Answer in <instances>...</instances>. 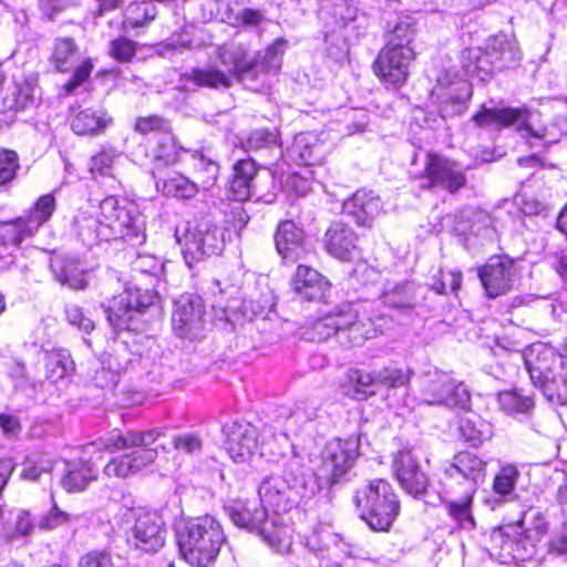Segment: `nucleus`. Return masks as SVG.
Here are the masks:
<instances>
[{
	"mask_svg": "<svg viewBox=\"0 0 567 567\" xmlns=\"http://www.w3.org/2000/svg\"><path fill=\"white\" fill-rule=\"evenodd\" d=\"M190 166L199 188L210 189L217 182L219 175V164L209 152L196 150L190 152Z\"/></svg>",
	"mask_w": 567,
	"mask_h": 567,
	"instance_id": "obj_32",
	"label": "nucleus"
},
{
	"mask_svg": "<svg viewBox=\"0 0 567 567\" xmlns=\"http://www.w3.org/2000/svg\"><path fill=\"white\" fill-rule=\"evenodd\" d=\"M225 447L236 463L248 462L259 450L257 429L249 423L234 422L224 426Z\"/></svg>",
	"mask_w": 567,
	"mask_h": 567,
	"instance_id": "obj_19",
	"label": "nucleus"
},
{
	"mask_svg": "<svg viewBox=\"0 0 567 567\" xmlns=\"http://www.w3.org/2000/svg\"><path fill=\"white\" fill-rule=\"evenodd\" d=\"M111 121L103 109L86 107L74 113L71 128L78 135L95 134L105 128Z\"/></svg>",
	"mask_w": 567,
	"mask_h": 567,
	"instance_id": "obj_33",
	"label": "nucleus"
},
{
	"mask_svg": "<svg viewBox=\"0 0 567 567\" xmlns=\"http://www.w3.org/2000/svg\"><path fill=\"white\" fill-rule=\"evenodd\" d=\"M286 42L281 39L269 45L265 52L249 56L241 43H226L217 48L216 54L221 64H230L231 72L239 79H256L259 73L277 72L281 66Z\"/></svg>",
	"mask_w": 567,
	"mask_h": 567,
	"instance_id": "obj_7",
	"label": "nucleus"
},
{
	"mask_svg": "<svg viewBox=\"0 0 567 567\" xmlns=\"http://www.w3.org/2000/svg\"><path fill=\"white\" fill-rule=\"evenodd\" d=\"M414 37V28L409 18L400 19L386 34L384 48L401 49L411 48Z\"/></svg>",
	"mask_w": 567,
	"mask_h": 567,
	"instance_id": "obj_47",
	"label": "nucleus"
},
{
	"mask_svg": "<svg viewBox=\"0 0 567 567\" xmlns=\"http://www.w3.org/2000/svg\"><path fill=\"white\" fill-rule=\"evenodd\" d=\"M78 567H115V564L110 553L92 550L80 558Z\"/></svg>",
	"mask_w": 567,
	"mask_h": 567,
	"instance_id": "obj_61",
	"label": "nucleus"
},
{
	"mask_svg": "<svg viewBox=\"0 0 567 567\" xmlns=\"http://www.w3.org/2000/svg\"><path fill=\"white\" fill-rule=\"evenodd\" d=\"M276 143V136L267 130H256L251 132L243 142L246 151H258Z\"/></svg>",
	"mask_w": 567,
	"mask_h": 567,
	"instance_id": "obj_60",
	"label": "nucleus"
},
{
	"mask_svg": "<svg viewBox=\"0 0 567 567\" xmlns=\"http://www.w3.org/2000/svg\"><path fill=\"white\" fill-rule=\"evenodd\" d=\"M225 512L234 525L257 534L268 518L267 509L261 503L258 504L255 501L248 503L230 502L225 506Z\"/></svg>",
	"mask_w": 567,
	"mask_h": 567,
	"instance_id": "obj_22",
	"label": "nucleus"
},
{
	"mask_svg": "<svg viewBox=\"0 0 567 567\" xmlns=\"http://www.w3.org/2000/svg\"><path fill=\"white\" fill-rule=\"evenodd\" d=\"M174 332L181 338L196 339L205 328L204 306L197 296L183 295L175 301L172 315Z\"/></svg>",
	"mask_w": 567,
	"mask_h": 567,
	"instance_id": "obj_16",
	"label": "nucleus"
},
{
	"mask_svg": "<svg viewBox=\"0 0 567 567\" xmlns=\"http://www.w3.org/2000/svg\"><path fill=\"white\" fill-rule=\"evenodd\" d=\"M134 525L132 536L135 546L147 553L159 550L165 544L166 528L163 516L157 511L143 507L132 511Z\"/></svg>",
	"mask_w": 567,
	"mask_h": 567,
	"instance_id": "obj_14",
	"label": "nucleus"
},
{
	"mask_svg": "<svg viewBox=\"0 0 567 567\" xmlns=\"http://www.w3.org/2000/svg\"><path fill=\"white\" fill-rule=\"evenodd\" d=\"M116 159V155L112 151H101L94 155L90 163L89 169L92 174L109 175Z\"/></svg>",
	"mask_w": 567,
	"mask_h": 567,
	"instance_id": "obj_59",
	"label": "nucleus"
},
{
	"mask_svg": "<svg viewBox=\"0 0 567 567\" xmlns=\"http://www.w3.org/2000/svg\"><path fill=\"white\" fill-rule=\"evenodd\" d=\"M499 409L509 414H529L534 409V399L523 390H505L497 394Z\"/></svg>",
	"mask_w": 567,
	"mask_h": 567,
	"instance_id": "obj_40",
	"label": "nucleus"
},
{
	"mask_svg": "<svg viewBox=\"0 0 567 567\" xmlns=\"http://www.w3.org/2000/svg\"><path fill=\"white\" fill-rule=\"evenodd\" d=\"M318 493V484L311 476L293 475L290 478L280 476L266 477L258 487L259 501L266 508L275 513L288 512L301 502L311 499Z\"/></svg>",
	"mask_w": 567,
	"mask_h": 567,
	"instance_id": "obj_8",
	"label": "nucleus"
},
{
	"mask_svg": "<svg viewBox=\"0 0 567 567\" xmlns=\"http://www.w3.org/2000/svg\"><path fill=\"white\" fill-rule=\"evenodd\" d=\"M285 188L296 196H306L311 190L310 182L299 174H290L285 181Z\"/></svg>",
	"mask_w": 567,
	"mask_h": 567,
	"instance_id": "obj_63",
	"label": "nucleus"
},
{
	"mask_svg": "<svg viewBox=\"0 0 567 567\" xmlns=\"http://www.w3.org/2000/svg\"><path fill=\"white\" fill-rule=\"evenodd\" d=\"M181 151L183 148L177 146L171 131L161 135L152 151L155 168L175 165L179 161Z\"/></svg>",
	"mask_w": 567,
	"mask_h": 567,
	"instance_id": "obj_42",
	"label": "nucleus"
},
{
	"mask_svg": "<svg viewBox=\"0 0 567 567\" xmlns=\"http://www.w3.org/2000/svg\"><path fill=\"white\" fill-rule=\"evenodd\" d=\"M518 470L513 464H507L501 468L494 478L493 488L499 495H508L514 491L518 478Z\"/></svg>",
	"mask_w": 567,
	"mask_h": 567,
	"instance_id": "obj_52",
	"label": "nucleus"
},
{
	"mask_svg": "<svg viewBox=\"0 0 567 567\" xmlns=\"http://www.w3.org/2000/svg\"><path fill=\"white\" fill-rule=\"evenodd\" d=\"M516 274L515 264L508 257H491L478 269V277L491 298L509 291L515 285Z\"/></svg>",
	"mask_w": 567,
	"mask_h": 567,
	"instance_id": "obj_18",
	"label": "nucleus"
},
{
	"mask_svg": "<svg viewBox=\"0 0 567 567\" xmlns=\"http://www.w3.org/2000/svg\"><path fill=\"white\" fill-rule=\"evenodd\" d=\"M461 437L472 446H480L493 435L492 425L478 416H467L460 422Z\"/></svg>",
	"mask_w": 567,
	"mask_h": 567,
	"instance_id": "obj_41",
	"label": "nucleus"
},
{
	"mask_svg": "<svg viewBox=\"0 0 567 567\" xmlns=\"http://www.w3.org/2000/svg\"><path fill=\"white\" fill-rule=\"evenodd\" d=\"M462 284V272L456 270L441 269L437 275L433 277L432 289L441 295L449 291H456Z\"/></svg>",
	"mask_w": 567,
	"mask_h": 567,
	"instance_id": "obj_51",
	"label": "nucleus"
},
{
	"mask_svg": "<svg viewBox=\"0 0 567 567\" xmlns=\"http://www.w3.org/2000/svg\"><path fill=\"white\" fill-rule=\"evenodd\" d=\"M153 176L156 189L165 196L187 200L194 198L200 189L196 182L182 174H174L164 179L157 178L154 173Z\"/></svg>",
	"mask_w": 567,
	"mask_h": 567,
	"instance_id": "obj_34",
	"label": "nucleus"
},
{
	"mask_svg": "<svg viewBox=\"0 0 567 567\" xmlns=\"http://www.w3.org/2000/svg\"><path fill=\"white\" fill-rule=\"evenodd\" d=\"M533 384L553 404L567 405V365L546 344H534L523 357Z\"/></svg>",
	"mask_w": 567,
	"mask_h": 567,
	"instance_id": "obj_3",
	"label": "nucleus"
},
{
	"mask_svg": "<svg viewBox=\"0 0 567 567\" xmlns=\"http://www.w3.org/2000/svg\"><path fill=\"white\" fill-rule=\"evenodd\" d=\"M412 375L409 368H400L396 365H386L375 370L378 389L383 386L386 389H395L405 385Z\"/></svg>",
	"mask_w": 567,
	"mask_h": 567,
	"instance_id": "obj_46",
	"label": "nucleus"
},
{
	"mask_svg": "<svg viewBox=\"0 0 567 567\" xmlns=\"http://www.w3.org/2000/svg\"><path fill=\"white\" fill-rule=\"evenodd\" d=\"M353 503L360 518L375 532H388L400 512L396 494L391 484L382 478L358 488Z\"/></svg>",
	"mask_w": 567,
	"mask_h": 567,
	"instance_id": "obj_5",
	"label": "nucleus"
},
{
	"mask_svg": "<svg viewBox=\"0 0 567 567\" xmlns=\"http://www.w3.org/2000/svg\"><path fill=\"white\" fill-rule=\"evenodd\" d=\"M281 441L282 442L276 437H271L262 442L259 445L258 453L269 462H279L286 455V451L289 447L286 437Z\"/></svg>",
	"mask_w": 567,
	"mask_h": 567,
	"instance_id": "obj_57",
	"label": "nucleus"
},
{
	"mask_svg": "<svg viewBox=\"0 0 567 567\" xmlns=\"http://www.w3.org/2000/svg\"><path fill=\"white\" fill-rule=\"evenodd\" d=\"M225 540L220 524L212 516L192 519L177 532L182 557L197 567H206L215 561Z\"/></svg>",
	"mask_w": 567,
	"mask_h": 567,
	"instance_id": "obj_4",
	"label": "nucleus"
},
{
	"mask_svg": "<svg viewBox=\"0 0 567 567\" xmlns=\"http://www.w3.org/2000/svg\"><path fill=\"white\" fill-rule=\"evenodd\" d=\"M305 234L292 220L280 221L275 234L278 254L288 260H297L303 251Z\"/></svg>",
	"mask_w": 567,
	"mask_h": 567,
	"instance_id": "obj_26",
	"label": "nucleus"
},
{
	"mask_svg": "<svg viewBox=\"0 0 567 567\" xmlns=\"http://www.w3.org/2000/svg\"><path fill=\"white\" fill-rule=\"evenodd\" d=\"M96 478V471L90 462L68 463L62 486L68 492H82Z\"/></svg>",
	"mask_w": 567,
	"mask_h": 567,
	"instance_id": "obj_39",
	"label": "nucleus"
},
{
	"mask_svg": "<svg viewBox=\"0 0 567 567\" xmlns=\"http://www.w3.org/2000/svg\"><path fill=\"white\" fill-rule=\"evenodd\" d=\"M419 287L412 281L388 284L382 293V302L396 310H412L416 306Z\"/></svg>",
	"mask_w": 567,
	"mask_h": 567,
	"instance_id": "obj_30",
	"label": "nucleus"
},
{
	"mask_svg": "<svg viewBox=\"0 0 567 567\" xmlns=\"http://www.w3.org/2000/svg\"><path fill=\"white\" fill-rule=\"evenodd\" d=\"M358 236L342 221H333L324 234L327 251L341 260H348L357 249Z\"/></svg>",
	"mask_w": 567,
	"mask_h": 567,
	"instance_id": "obj_23",
	"label": "nucleus"
},
{
	"mask_svg": "<svg viewBox=\"0 0 567 567\" xmlns=\"http://www.w3.org/2000/svg\"><path fill=\"white\" fill-rule=\"evenodd\" d=\"M176 241L182 246V252L188 267L203 260L205 257L218 255L224 249V239L216 227L199 225L190 227L188 224L177 226Z\"/></svg>",
	"mask_w": 567,
	"mask_h": 567,
	"instance_id": "obj_11",
	"label": "nucleus"
},
{
	"mask_svg": "<svg viewBox=\"0 0 567 567\" xmlns=\"http://www.w3.org/2000/svg\"><path fill=\"white\" fill-rule=\"evenodd\" d=\"M79 518V515L66 513L59 508L55 503H53L48 513L44 514L38 523V527L42 530H53L58 527L73 523Z\"/></svg>",
	"mask_w": 567,
	"mask_h": 567,
	"instance_id": "obj_50",
	"label": "nucleus"
},
{
	"mask_svg": "<svg viewBox=\"0 0 567 567\" xmlns=\"http://www.w3.org/2000/svg\"><path fill=\"white\" fill-rule=\"evenodd\" d=\"M359 444L354 436L332 439L326 443L320 453V464L311 476L318 484V492L339 483L348 474L359 456Z\"/></svg>",
	"mask_w": 567,
	"mask_h": 567,
	"instance_id": "obj_10",
	"label": "nucleus"
},
{
	"mask_svg": "<svg viewBox=\"0 0 567 567\" xmlns=\"http://www.w3.org/2000/svg\"><path fill=\"white\" fill-rule=\"evenodd\" d=\"M494 54L481 49H468L463 52V66L471 76L484 81L495 69L503 68V64L495 65Z\"/></svg>",
	"mask_w": 567,
	"mask_h": 567,
	"instance_id": "obj_35",
	"label": "nucleus"
},
{
	"mask_svg": "<svg viewBox=\"0 0 567 567\" xmlns=\"http://www.w3.org/2000/svg\"><path fill=\"white\" fill-rule=\"evenodd\" d=\"M134 131L146 135L150 133H159L161 135L169 132L168 122L159 115L141 116L136 120Z\"/></svg>",
	"mask_w": 567,
	"mask_h": 567,
	"instance_id": "obj_54",
	"label": "nucleus"
},
{
	"mask_svg": "<svg viewBox=\"0 0 567 567\" xmlns=\"http://www.w3.org/2000/svg\"><path fill=\"white\" fill-rule=\"evenodd\" d=\"M76 53L78 48L73 39H58L52 55L55 68L61 72L68 71L71 68Z\"/></svg>",
	"mask_w": 567,
	"mask_h": 567,
	"instance_id": "obj_49",
	"label": "nucleus"
},
{
	"mask_svg": "<svg viewBox=\"0 0 567 567\" xmlns=\"http://www.w3.org/2000/svg\"><path fill=\"white\" fill-rule=\"evenodd\" d=\"M348 378L353 388L352 396L357 400H365L378 391L375 371L352 370Z\"/></svg>",
	"mask_w": 567,
	"mask_h": 567,
	"instance_id": "obj_45",
	"label": "nucleus"
},
{
	"mask_svg": "<svg viewBox=\"0 0 567 567\" xmlns=\"http://www.w3.org/2000/svg\"><path fill=\"white\" fill-rule=\"evenodd\" d=\"M163 435L164 431L158 427L111 433L104 442L106 451L111 453L121 450L133 451L112 458L104 466V474L109 477L125 478L150 466L157 457V450L152 445Z\"/></svg>",
	"mask_w": 567,
	"mask_h": 567,
	"instance_id": "obj_2",
	"label": "nucleus"
},
{
	"mask_svg": "<svg viewBox=\"0 0 567 567\" xmlns=\"http://www.w3.org/2000/svg\"><path fill=\"white\" fill-rule=\"evenodd\" d=\"M381 200L371 190H358L343 203V212L352 216L359 225L368 226L379 215Z\"/></svg>",
	"mask_w": 567,
	"mask_h": 567,
	"instance_id": "obj_28",
	"label": "nucleus"
},
{
	"mask_svg": "<svg viewBox=\"0 0 567 567\" xmlns=\"http://www.w3.org/2000/svg\"><path fill=\"white\" fill-rule=\"evenodd\" d=\"M55 210V197L47 194L38 198V225L47 221Z\"/></svg>",
	"mask_w": 567,
	"mask_h": 567,
	"instance_id": "obj_64",
	"label": "nucleus"
},
{
	"mask_svg": "<svg viewBox=\"0 0 567 567\" xmlns=\"http://www.w3.org/2000/svg\"><path fill=\"white\" fill-rule=\"evenodd\" d=\"M258 167L254 159L237 161L233 166V175L229 181V193L237 202H245L257 194L255 178Z\"/></svg>",
	"mask_w": 567,
	"mask_h": 567,
	"instance_id": "obj_25",
	"label": "nucleus"
},
{
	"mask_svg": "<svg viewBox=\"0 0 567 567\" xmlns=\"http://www.w3.org/2000/svg\"><path fill=\"white\" fill-rule=\"evenodd\" d=\"M65 316L70 324L84 333H90L95 327L93 320L86 317L82 308L75 303L65 306Z\"/></svg>",
	"mask_w": 567,
	"mask_h": 567,
	"instance_id": "obj_58",
	"label": "nucleus"
},
{
	"mask_svg": "<svg viewBox=\"0 0 567 567\" xmlns=\"http://www.w3.org/2000/svg\"><path fill=\"white\" fill-rule=\"evenodd\" d=\"M487 462L478 455L463 451L455 454L452 461L444 467V476L447 487L453 484L464 486V491L475 493L486 477Z\"/></svg>",
	"mask_w": 567,
	"mask_h": 567,
	"instance_id": "obj_13",
	"label": "nucleus"
},
{
	"mask_svg": "<svg viewBox=\"0 0 567 567\" xmlns=\"http://www.w3.org/2000/svg\"><path fill=\"white\" fill-rule=\"evenodd\" d=\"M93 64L90 59H85L74 71L72 78L64 84L65 94H71L78 86L83 84L91 75Z\"/></svg>",
	"mask_w": 567,
	"mask_h": 567,
	"instance_id": "obj_62",
	"label": "nucleus"
},
{
	"mask_svg": "<svg viewBox=\"0 0 567 567\" xmlns=\"http://www.w3.org/2000/svg\"><path fill=\"white\" fill-rule=\"evenodd\" d=\"M290 527L279 522L278 517L267 518L258 535L276 551L288 553L291 547Z\"/></svg>",
	"mask_w": 567,
	"mask_h": 567,
	"instance_id": "obj_38",
	"label": "nucleus"
},
{
	"mask_svg": "<svg viewBox=\"0 0 567 567\" xmlns=\"http://www.w3.org/2000/svg\"><path fill=\"white\" fill-rule=\"evenodd\" d=\"M425 177L427 183L423 188L439 187L450 194L457 193L467 183L465 172L456 162L435 154L427 155Z\"/></svg>",
	"mask_w": 567,
	"mask_h": 567,
	"instance_id": "obj_15",
	"label": "nucleus"
},
{
	"mask_svg": "<svg viewBox=\"0 0 567 567\" xmlns=\"http://www.w3.org/2000/svg\"><path fill=\"white\" fill-rule=\"evenodd\" d=\"M34 85L32 81L25 80L22 83H16L12 91L4 97L7 107L22 111L33 103Z\"/></svg>",
	"mask_w": 567,
	"mask_h": 567,
	"instance_id": "obj_48",
	"label": "nucleus"
},
{
	"mask_svg": "<svg viewBox=\"0 0 567 567\" xmlns=\"http://www.w3.org/2000/svg\"><path fill=\"white\" fill-rule=\"evenodd\" d=\"M475 493L470 491L462 492L460 499H451L445 502L447 514L453 518L462 528L472 529L475 526V520L472 514V503Z\"/></svg>",
	"mask_w": 567,
	"mask_h": 567,
	"instance_id": "obj_43",
	"label": "nucleus"
},
{
	"mask_svg": "<svg viewBox=\"0 0 567 567\" xmlns=\"http://www.w3.org/2000/svg\"><path fill=\"white\" fill-rule=\"evenodd\" d=\"M136 54V42L120 37L110 43V55L118 62L127 63L133 60Z\"/></svg>",
	"mask_w": 567,
	"mask_h": 567,
	"instance_id": "obj_53",
	"label": "nucleus"
},
{
	"mask_svg": "<svg viewBox=\"0 0 567 567\" xmlns=\"http://www.w3.org/2000/svg\"><path fill=\"white\" fill-rule=\"evenodd\" d=\"M18 167L17 153L0 148V186L10 183L14 178Z\"/></svg>",
	"mask_w": 567,
	"mask_h": 567,
	"instance_id": "obj_55",
	"label": "nucleus"
},
{
	"mask_svg": "<svg viewBox=\"0 0 567 567\" xmlns=\"http://www.w3.org/2000/svg\"><path fill=\"white\" fill-rule=\"evenodd\" d=\"M478 127H508L516 126L518 130L528 127L529 113L526 109L517 107H486L482 105L481 110L472 117Z\"/></svg>",
	"mask_w": 567,
	"mask_h": 567,
	"instance_id": "obj_21",
	"label": "nucleus"
},
{
	"mask_svg": "<svg viewBox=\"0 0 567 567\" xmlns=\"http://www.w3.org/2000/svg\"><path fill=\"white\" fill-rule=\"evenodd\" d=\"M393 472L401 487L410 495H423L429 485L426 474L421 470L417 456L412 450L399 451L392 463Z\"/></svg>",
	"mask_w": 567,
	"mask_h": 567,
	"instance_id": "obj_20",
	"label": "nucleus"
},
{
	"mask_svg": "<svg viewBox=\"0 0 567 567\" xmlns=\"http://www.w3.org/2000/svg\"><path fill=\"white\" fill-rule=\"evenodd\" d=\"M34 220L31 216L0 221V245L19 246L32 237Z\"/></svg>",
	"mask_w": 567,
	"mask_h": 567,
	"instance_id": "obj_37",
	"label": "nucleus"
},
{
	"mask_svg": "<svg viewBox=\"0 0 567 567\" xmlns=\"http://www.w3.org/2000/svg\"><path fill=\"white\" fill-rule=\"evenodd\" d=\"M49 267L55 279L62 285H66L74 290H82L87 286L86 269L76 258H63L54 254L49 257Z\"/></svg>",
	"mask_w": 567,
	"mask_h": 567,
	"instance_id": "obj_27",
	"label": "nucleus"
},
{
	"mask_svg": "<svg viewBox=\"0 0 567 567\" xmlns=\"http://www.w3.org/2000/svg\"><path fill=\"white\" fill-rule=\"evenodd\" d=\"M413 60L412 48H383L373 63V71L385 83L401 85L408 79L409 68Z\"/></svg>",
	"mask_w": 567,
	"mask_h": 567,
	"instance_id": "obj_17",
	"label": "nucleus"
},
{
	"mask_svg": "<svg viewBox=\"0 0 567 567\" xmlns=\"http://www.w3.org/2000/svg\"><path fill=\"white\" fill-rule=\"evenodd\" d=\"M227 68V72L219 70L216 66H205L193 69L187 78L193 81L196 85L209 89H229L234 80L244 81L231 72L230 64H223Z\"/></svg>",
	"mask_w": 567,
	"mask_h": 567,
	"instance_id": "obj_31",
	"label": "nucleus"
},
{
	"mask_svg": "<svg viewBox=\"0 0 567 567\" xmlns=\"http://www.w3.org/2000/svg\"><path fill=\"white\" fill-rule=\"evenodd\" d=\"M290 156L300 165H317L324 158V144L312 133L298 134L289 150Z\"/></svg>",
	"mask_w": 567,
	"mask_h": 567,
	"instance_id": "obj_29",
	"label": "nucleus"
},
{
	"mask_svg": "<svg viewBox=\"0 0 567 567\" xmlns=\"http://www.w3.org/2000/svg\"><path fill=\"white\" fill-rule=\"evenodd\" d=\"M96 220L82 229L81 236L89 245L99 241L125 240L133 246L145 243V221L133 203L107 196L100 203Z\"/></svg>",
	"mask_w": 567,
	"mask_h": 567,
	"instance_id": "obj_1",
	"label": "nucleus"
},
{
	"mask_svg": "<svg viewBox=\"0 0 567 567\" xmlns=\"http://www.w3.org/2000/svg\"><path fill=\"white\" fill-rule=\"evenodd\" d=\"M291 286L297 295L309 301L323 299L330 288L329 282L321 274L305 265L297 267Z\"/></svg>",
	"mask_w": 567,
	"mask_h": 567,
	"instance_id": "obj_24",
	"label": "nucleus"
},
{
	"mask_svg": "<svg viewBox=\"0 0 567 567\" xmlns=\"http://www.w3.org/2000/svg\"><path fill=\"white\" fill-rule=\"evenodd\" d=\"M159 296L155 291L128 288L110 300L105 312L114 329L136 331L142 328L141 317L147 310L159 313Z\"/></svg>",
	"mask_w": 567,
	"mask_h": 567,
	"instance_id": "obj_9",
	"label": "nucleus"
},
{
	"mask_svg": "<svg viewBox=\"0 0 567 567\" xmlns=\"http://www.w3.org/2000/svg\"><path fill=\"white\" fill-rule=\"evenodd\" d=\"M157 14L156 7L147 3H131L126 9L123 20V30L130 31L144 27L155 19Z\"/></svg>",
	"mask_w": 567,
	"mask_h": 567,
	"instance_id": "obj_44",
	"label": "nucleus"
},
{
	"mask_svg": "<svg viewBox=\"0 0 567 567\" xmlns=\"http://www.w3.org/2000/svg\"><path fill=\"white\" fill-rule=\"evenodd\" d=\"M44 377L51 383L64 380L74 369L68 350L47 351L43 358Z\"/></svg>",
	"mask_w": 567,
	"mask_h": 567,
	"instance_id": "obj_36",
	"label": "nucleus"
},
{
	"mask_svg": "<svg viewBox=\"0 0 567 567\" xmlns=\"http://www.w3.org/2000/svg\"><path fill=\"white\" fill-rule=\"evenodd\" d=\"M174 449L184 454H196L203 449V440L196 433H183L175 435L172 440Z\"/></svg>",
	"mask_w": 567,
	"mask_h": 567,
	"instance_id": "obj_56",
	"label": "nucleus"
},
{
	"mask_svg": "<svg viewBox=\"0 0 567 567\" xmlns=\"http://www.w3.org/2000/svg\"><path fill=\"white\" fill-rule=\"evenodd\" d=\"M420 400L427 405L465 408L470 402V392L451 373L435 371L424 378Z\"/></svg>",
	"mask_w": 567,
	"mask_h": 567,
	"instance_id": "obj_12",
	"label": "nucleus"
},
{
	"mask_svg": "<svg viewBox=\"0 0 567 567\" xmlns=\"http://www.w3.org/2000/svg\"><path fill=\"white\" fill-rule=\"evenodd\" d=\"M386 323L388 319L383 316L359 319L358 310L350 303H343L319 318L313 323V333L318 341H324L338 332L348 331L350 342L357 346L383 333Z\"/></svg>",
	"mask_w": 567,
	"mask_h": 567,
	"instance_id": "obj_6",
	"label": "nucleus"
}]
</instances>
